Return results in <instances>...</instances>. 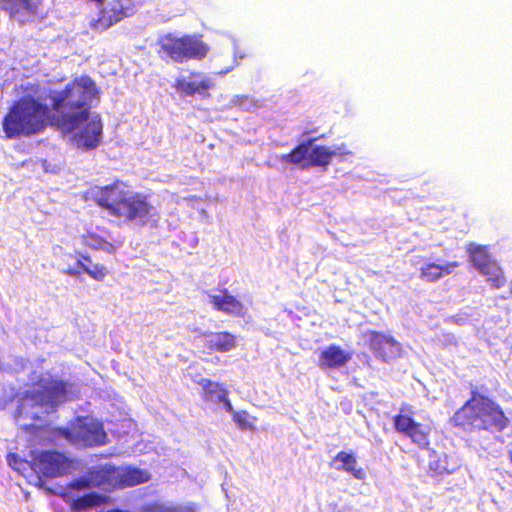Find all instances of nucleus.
<instances>
[{
  "instance_id": "obj_1",
  "label": "nucleus",
  "mask_w": 512,
  "mask_h": 512,
  "mask_svg": "<svg viewBox=\"0 0 512 512\" xmlns=\"http://www.w3.org/2000/svg\"><path fill=\"white\" fill-rule=\"evenodd\" d=\"M97 94L95 82L88 76H81L51 96L52 109L59 115V126L72 132L88 120L91 103Z\"/></svg>"
},
{
  "instance_id": "obj_2",
  "label": "nucleus",
  "mask_w": 512,
  "mask_h": 512,
  "mask_svg": "<svg viewBox=\"0 0 512 512\" xmlns=\"http://www.w3.org/2000/svg\"><path fill=\"white\" fill-rule=\"evenodd\" d=\"M452 423L464 430L498 433L508 428L510 420L496 401L472 390L470 398L452 416Z\"/></svg>"
},
{
  "instance_id": "obj_3",
  "label": "nucleus",
  "mask_w": 512,
  "mask_h": 512,
  "mask_svg": "<svg viewBox=\"0 0 512 512\" xmlns=\"http://www.w3.org/2000/svg\"><path fill=\"white\" fill-rule=\"evenodd\" d=\"M50 117V108L41 98L31 94L14 101L3 118L6 138L31 136L42 132Z\"/></svg>"
},
{
  "instance_id": "obj_4",
  "label": "nucleus",
  "mask_w": 512,
  "mask_h": 512,
  "mask_svg": "<svg viewBox=\"0 0 512 512\" xmlns=\"http://www.w3.org/2000/svg\"><path fill=\"white\" fill-rule=\"evenodd\" d=\"M55 434L73 445L84 447L100 446L107 440L103 424L88 417L76 418L70 426L57 428Z\"/></svg>"
},
{
  "instance_id": "obj_5",
  "label": "nucleus",
  "mask_w": 512,
  "mask_h": 512,
  "mask_svg": "<svg viewBox=\"0 0 512 512\" xmlns=\"http://www.w3.org/2000/svg\"><path fill=\"white\" fill-rule=\"evenodd\" d=\"M160 52L174 62L183 63L203 59L208 53V47L200 38L193 35H167L161 40Z\"/></svg>"
},
{
  "instance_id": "obj_6",
  "label": "nucleus",
  "mask_w": 512,
  "mask_h": 512,
  "mask_svg": "<svg viewBox=\"0 0 512 512\" xmlns=\"http://www.w3.org/2000/svg\"><path fill=\"white\" fill-rule=\"evenodd\" d=\"M318 138H310L299 143L291 152L283 154L281 161L300 166L301 169L310 167H328L332 163V149L314 145Z\"/></svg>"
},
{
  "instance_id": "obj_7",
  "label": "nucleus",
  "mask_w": 512,
  "mask_h": 512,
  "mask_svg": "<svg viewBox=\"0 0 512 512\" xmlns=\"http://www.w3.org/2000/svg\"><path fill=\"white\" fill-rule=\"evenodd\" d=\"M67 382L58 378H40L36 387L26 394L32 406L43 408L45 413L56 411L59 405L66 400Z\"/></svg>"
},
{
  "instance_id": "obj_8",
  "label": "nucleus",
  "mask_w": 512,
  "mask_h": 512,
  "mask_svg": "<svg viewBox=\"0 0 512 512\" xmlns=\"http://www.w3.org/2000/svg\"><path fill=\"white\" fill-rule=\"evenodd\" d=\"M84 198L93 201L112 216H120L127 206L126 185L123 182L115 181L107 186H93L89 188Z\"/></svg>"
},
{
  "instance_id": "obj_9",
  "label": "nucleus",
  "mask_w": 512,
  "mask_h": 512,
  "mask_svg": "<svg viewBox=\"0 0 512 512\" xmlns=\"http://www.w3.org/2000/svg\"><path fill=\"white\" fill-rule=\"evenodd\" d=\"M394 430L403 438L409 439L421 449H427L430 445L431 428L428 425L417 422L413 417L411 407H401L392 418Z\"/></svg>"
},
{
  "instance_id": "obj_10",
  "label": "nucleus",
  "mask_w": 512,
  "mask_h": 512,
  "mask_svg": "<svg viewBox=\"0 0 512 512\" xmlns=\"http://www.w3.org/2000/svg\"><path fill=\"white\" fill-rule=\"evenodd\" d=\"M30 467L47 478L66 475L72 461L63 453L57 451H34L31 453Z\"/></svg>"
},
{
  "instance_id": "obj_11",
  "label": "nucleus",
  "mask_w": 512,
  "mask_h": 512,
  "mask_svg": "<svg viewBox=\"0 0 512 512\" xmlns=\"http://www.w3.org/2000/svg\"><path fill=\"white\" fill-rule=\"evenodd\" d=\"M362 336L374 355L385 362H389L400 352V344L389 334L368 330Z\"/></svg>"
},
{
  "instance_id": "obj_12",
  "label": "nucleus",
  "mask_w": 512,
  "mask_h": 512,
  "mask_svg": "<svg viewBox=\"0 0 512 512\" xmlns=\"http://www.w3.org/2000/svg\"><path fill=\"white\" fill-rule=\"evenodd\" d=\"M79 132L76 134L77 142L86 150L93 149L98 146L102 134V123L99 116H93L83 121L78 127Z\"/></svg>"
},
{
  "instance_id": "obj_13",
  "label": "nucleus",
  "mask_w": 512,
  "mask_h": 512,
  "mask_svg": "<svg viewBox=\"0 0 512 512\" xmlns=\"http://www.w3.org/2000/svg\"><path fill=\"white\" fill-rule=\"evenodd\" d=\"M200 337L205 338L204 347L210 352L226 353L234 350L237 345V336L229 331L202 332Z\"/></svg>"
},
{
  "instance_id": "obj_14",
  "label": "nucleus",
  "mask_w": 512,
  "mask_h": 512,
  "mask_svg": "<svg viewBox=\"0 0 512 512\" xmlns=\"http://www.w3.org/2000/svg\"><path fill=\"white\" fill-rule=\"evenodd\" d=\"M209 302L214 310L230 316L243 317L246 313L245 305L227 289L222 290L221 294L210 295Z\"/></svg>"
},
{
  "instance_id": "obj_15",
  "label": "nucleus",
  "mask_w": 512,
  "mask_h": 512,
  "mask_svg": "<svg viewBox=\"0 0 512 512\" xmlns=\"http://www.w3.org/2000/svg\"><path fill=\"white\" fill-rule=\"evenodd\" d=\"M213 86L211 79L204 77L200 72H191L189 80L177 79L174 88L184 96H193L208 91Z\"/></svg>"
},
{
  "instance_id": "obj_16",
  "label": "nucleus",
  "mask_w": 512,
  "mask_h": 512,
  "mask_svg": "<svg viewBox=\"0 0 512 512\" xmlns=\"http://www.w3.org/2000/svg\"><path fill=\"white\" fill-rule=\"evenodd\" d=\"M156 217H158V213L148 201L147 196L135 194L130 197V220H135L141 225H145L150 220L155 222Z\"/></svg>"
},
{
  "instance_id": "obj_17",
  "label": "nucleus",
  "mask_w": 512,
  "mask_h": 512,
  "mask_svg": "<svg viewBox=\"0 0 512 512\" xmlns=\"http://www.w3.org/2000/svg\"><path fill=\"white\" fill-rule=\"evenodd\" d=\"M77 261L75 266L67 268L66 274L70 276H78L82 273L89 275L95 280H102L106 274V268L101 264H93L89 256L76 252Z\"/></svg>"
},
{
  "instance_id": "obj_18",
  "label": "nucleus",
  "mask_w": 512,
  "mask_h": 512,
  "mask_svg": "<svg viewBox=\"0 0 512 512\" xmlns=\"http://www.w3.org/2000/svg\"><path fill=\"white\" fill-rule=\"evenodd\" d=\"M352 356L338 345H329L319 354L318 366L321 369H337L345 366Z\"/></svg>"
},
{
  "instance_id": "obj_19",
  "label": "nucleus",
  "mask_w": 512,
  "mask_h": 512,
  "mask_svg": "<svg viewBox=\"0 0 512 512\" xmlns=\"http://www.w3.org/2000/svg\"><path fill=\"white\" fill-rule=\"evenodd\" d=\"M338 471L349 473L357 480H363L366 477V472L363 468L357 467V458L353 453L346 451L338 452L330 463Z\"/></svg>"
},
{
  "instance_id": "obj_20",
  "label": "nucleus",
  "mask_w": 512,
  "mask_h": 512,
  "mask_svg": "<svg viewBox=\"0 0 512 512\" xmlns=\"http://www.w3.org/2000/svg\"><path fill=\"white\" fill-rule=\"evenodd\" d=\"M124 17L125 11L123 9H118L113 5L108 9L101 10L97 19H94L90 22V26L96 31H104L111 27L113 24L122 20Z\"/></svg>"
},
{
  "instance_id": "obj_21",
  "label": "nucleus",
  "mask_w": 512,
  "mask_h": 512,
  "mask_svg": "<svg viewBox=\"0 0 512 512\" xmlns=\"http://www.w3.org/2000/svg\"><path fill=\"white\" fill-rule=\"evenodd\" d=\"M457 267H459V263L457 261H450L444 265L429 262L421 267L420 276L427 281L435 282L441 279L444 275L452 273Z\"/></svg>"
},
{
  "instance_id": "obj_22",
  "label": "nucleus",
  "mask_w": 512,
  "mask_h": 512,
  "mask_svg": "<svg viewBox=\"0 0 512 512\" xmlns=\"http://www.w3.org/2000/svg\"><path fill=\"white\" fill-rule=\"evenodd\" d=\"M466 251L469 254L470 261L478 271L494 261L486 246L470 243L466 246Z\"/></svg>"
},
{
  "instance_id": "obj_23",
  "label": "nucleus",
  "mask_w": 512,
  "mask_h": 512,
  "mask_svg": "<svg viewBox=\"0 0 512 512\" xmlns=\"http://www.w3.org/2000/svg\"><path fill=\"white\" fill-rule=\"evenodd\" d=\"M107 500L108 498L106 496L92 492L74 499L71 504V508L74 511L80 512L89 508L101 506L106 503Z\"/></svg>"
},
{
  "instance_id": "obj_24",
  "label": "nucleus",
  "mask_w": 512,
  "mask_h": 512,
  "mask_svg": "<svg viewBox=\"0 0 512 512\" xmlns=\"http://www.w3.org/2000/svg\"><path fill=\"white\" fill-rule=\"evenodd\" d=\"M81 243L84 247L95 251L104 250L109 253H113L115 250L113 244L106 241L102 237L90 232L82 235Z\"/></svg>"
},
{
  "instance_id": "obj_25",
  "label": "nucleus",
  "mask_w": 512,
  "mask_h": 512,
  "mask_svg": "<svg viewBox=\"0 0 512 512\" xmlns=\"http://www.w3.org/2000/svg\"><path fill=\"white\" fill-rule=\"evenodd\" d=\"M479 272L488 277V281L495 289L501 288L506 282L501 268L495 261L487 264L486 267L480 269Z\"/></svg>"
},
{
  "instance_id": "obj_26",
  "label": "nucleus",
  "mask_w": 512,
  "mask_h": 512,
  "mask_svg": "<svg viewBox=\"0 0 512 512\" xmlns=\"http://www.w3.org/2000/svg\"><path fill=\"white\" fill-rule=\"evenodd\" d=\"M39 2L40 0L37 3H33L31 0H0V7L8 11L11 16H14L19 12L20 4H22L28 12L35 13Z\"/></svg>"
},
{
  "instance_id": "obj_27",
  "label": "nucleus",
  "mask_w": 512,
  "mask_h": 512,
  "mask_svg": "<svg viewBox=\"0 0 512 512\" xmlns=\"http://www.w3.org/2000/svg\"><path fill=\"white\" fill-rule=\"evenodd\" d=\"M197 383L202 388V397L207 400L210 399L212 395L221 393V389H226L223 385L207 378H201Z\"/></svg>"
},
{
  "instance_id": "obj_28",
  "label": "nucleus",
  "mask_w": 512,
  "mask_h": 512,
  "mask_svg": "<svg viewBox=\"0 0 512 512\" xmlns=\"http://www.w3.org/2000/svg\"><path fill=\"white\" fill-rule=\"evenodd\" d=\"M151 475L147 470L130 467V486L146 483Z\"/></svg>"
},
{
  "instance_id": "obj_29",
  "label": "nucleus",
  "mask_w": 512,
  "mask_h": 512,
  "mask_svg": "<svg viewBox=\"0 0 512 512\" xmlns=\"http://www.w3.org/2000/svg\"><path fill=\"white\" fill-rule=\"evenodd\" d=\"M232 419L241 429L253 428V423L250 421V415L247 411L242 410L233 413Z\"/></svg>"
},
{
  "instance_id": "obj_30",
  "label": "nucleus",
  "mask_w": 512,
  "mask_h": 512,
  "mask_svg": "<svg viewBox=\"0 0 512 512\" xmlns=\"http://www.w3.org/2000/svg\"><path fill=\"white\" fill-rule=\"evenodd\" d=\"M228 394H229V392L227 389H221V393H219L217 395V401L221 402L224 406V409L228 413H231V415L233 416V413H235L236 411H234V409H233V406L228 398Z\"/></svg>"
},
{
  "instance_id": "obj_31",
  "label": "nucleus",
  "mask_w": 512,
  "mask_h": 512,
  "mask_svg": "<svg viewBox=\"0 0 512 512\" xmlns=\"http://www.w3.org/2000/svg\"><path fill=\"white\" fill-rule=\"evenodd\" d=\"M7 461L10 467L17 471L20 470V465L25 463V461L20 459L16 453H9L7 455Z\"/></svg>"
},
{
  "instance_id": "obj_32",
  "label": "nucleus",
  "mask_w": 512,
  "mask_h": 512,
  "mask_svg": "<svg viewBox=\"0 0 512 512\" xmlns=\"http://www.w3.org/2000/svg\"><path fill=\"white\" fill-rule=\"evenodd\" d=\"M333 157L340 156L341 158H345L346 156H351L353 153L346 148V146H338L332 150Z\"/></svg>"
},
{
  "instance_id": "obj_33",
  "label": "nucleus",
  "mask_w": 512,
  "mask_h": 512,
  "mask_svg": "<svg viewBox=\"0 0 512 512\" xmlns=\"http://www.w3.org/2000/svg\"><path fill=\"white\" fill-rule=\"evenodd\" d=\"M71 486L73 488H77V489L87 488L89 486V481L80 479V480L75 481Z\"/></svg>"
},
{
  "instance_id": "obj_34",
  "label": "nucleus",
  "mask_w": 512,
  "mask_h": 512,
  "mask_svg": "<svg viewBox=\"0 0 512 512\" xmlns=\"http://www.w3.org/2000/svg\"><path fill=\"white\" fill-rule=\"evenodd\" d=\"M511 460H512V457H511Z\"/></svg>"
}]
</instances>
